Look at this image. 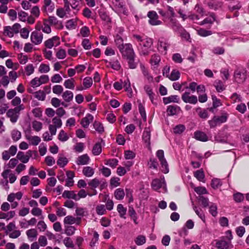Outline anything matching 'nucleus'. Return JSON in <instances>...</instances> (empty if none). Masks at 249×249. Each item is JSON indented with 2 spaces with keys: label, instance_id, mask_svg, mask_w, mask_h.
I'll return each mask as SVG.
<instances>
[{
  "label": "nucleus",
  "instance_id": "1",
  "mask_svg": "<svg viewBox=\"0 0 249 249\" xmlns=\"http://www.w3.org/2000/svg\"><path fill=\"white\" fill-rule=\"evenodd\" d=\"M118 49L122 56L125 58L135 56L132 45L130 43L120 44L118 45Z\"/></svg>",
  "mask_w": 249,
  "mask_h": 249
},
{
  "label": "nucleus",
  "instance_id": "2",
  "mask_svg": "<svg viewBox=\"0 0 249 249\" xmlns=\"http://www.w3.org/2000/svg\"><path fill=\"white\" fill-rule=\"evenodd\" d=\"M24 109L23 105H19L13 109H10L6 113L8 117L10 118L11 122L16 123L18 119V114L19 113L21 110Z\"/></svg>",
  "mask_w": 249,
  "mask_h": 249
},
{
  "label": "nucleus",
  "instance_id": "3",
  "mask_svg": "<svg viewBox=\"0 0 249 249\" xmlns=\"http://www.w3.org/2000/svg\"><path fill=\"white\" fill-rule=\"evenodd\" d=\"M247 70L244 69H238L234 72V81L238 83H243L246 80Z\"/></svg>",
  "mask_w": 249,
  "mask_h": 249
},
{
  "label": "nucleus",
  "instance_id": "4",
  "mask_svg": "<svg viewBox=\"0 0 249 249\" xmlns=\"http://www.w3.org/2000/svg\"><path fill=\"white\" fill-rule=\"evenodd\" d=\"M156 155L160 162L161 171L165 174L168 173V164L166 159L164 158L163 151L162 150H159L156 153Z\"/></svg>",
  "mask_w": 249,
  "mask_h": 249
},
{
  "label": "nucleus",
  "instance_id": "5",
  "mask_svg": "<svg viewBox=\"0 0 249 249\" xmlns=\"http://www.w3.org/2000/svg\"><path fill=\"white\" fill-rule=\"evenodd\" d=\"M21 28L19 23H15L12 26H6L4 28L3 34L9 37H12L15 34H18Z\"/></svg>",
  "mask_w": 249,
  "mask_h": 249
},
{
  "label": "nucleus",
  "instance_id": "6",
  "mask_svg": "<svg viewBox=\"0 0 249 249\" xmlns=\"http://www.w3.org/2000/svg\"><path fill=\"white\" fill-rule=\"evenodd\" d=\"M227 117L226 115L221 116H214L213 118L208 121L211 128H213L222 123L227 121Z\"/></svg>",
  "mask_w": 249,
  "mask_h": 249
},
{
  "label": "nucleus",
  "instance_id": "7",
  "mask_svg": "<svg viewBox=\"0 0 249 249\" xmlns=\"http://www.w3.org/2000/svg\"><path fill=\"white\" fill-rule=\"evenodd\" d=\"M43 34L38 31H33L30 36L31 42L35 45L41 44L43 40Z\"/></svg>",
  "mask_w": 249,
  "mask_h": 249
},
{
  "label": "nucleus",
  "instance_id": "8",
  "mask_svg": "<svg viewBox=\"0 0 249 249\" xmlns=\"http://www.w3.org/2000/svg\"><path fill=\"white\" fill-rule=\"evenodd\" d=\"M17 152V146L15 145H12L8 150H4L2 152L1 154L2 160H8L11 156H15Z\"/></svg>",
  "mask_w": 249,
  "mask_h": 249
},
{
  "label": "nucleus",
  "instance_id": "9",
  "mask_svg": "<svg viewBox=\"0 0 249 249\" xmlns=\"http://www.w3.org/2000/svg\"><path fill=\"white\" fill-rule=\"evenodd\" d=\"M215 246L218 249H231L233 247L231 241L223 238L216 241Z\"/></svg>",
  "mask_w": 249,
  "mask_h": 249
},
{
  "label": "nucleus",
  "instance_id": "10",
  "mask_svg": "<svg viewBox=\"0 0 249 249\" xmlns=\"http://www.w3.org/2000/svg\"><path fill=\"white\" fill-rule=\"evenodd\" d=\"M149 23L152 25H158L161 24V21L158 19L159 16L155 11H149L147 14Z\"/></svg>",
  "mask_w": 249,
  "mask_h": 249
},
{
  "label": "nucleus",
  "instance_id": "11",
  "mask_svg": "<svg viewBox=\"0 0 249 249\" xmlns=\"http://www.w3.org/2000/svg\"><path fill=\"white\" fill-rule=\"evenodd\" d=\"M190 92L185 91L181 96L182 100L186 103L196 104L197 103L198 99L196 96H190Z\"/></svg>",
  "mask_w": 249,
  "mask_h": 249
},
{
  "label": "nucleus",
  "instance_id": "12",
  "mask_svg": "<svg viewBox=\"0 0 249 249\" xmlns=\"http://www.w3.org/2000/svg\"><path fill=\"white\" fill-rule=\"evenodd\" d=\"M59 43V38L57 36H53L44 42L45 46L49 49L52 48L54 46H57Z\"/></svg>",
  "mask_w": 249,
  "mask_h": 249
},
{
  "label": "nucleus",
  "instance_id": "13",
  "mask_svg": "<svg viewBox=\"0 0 249 249\" xmlns=\"http://www.w3.org/2000/svg\"><path fill=\"white\" fill-rule=\"evenodd\" d=\"M158 46L159 50L162 53L166 54L170 44L167 40L162 38L159 40Z\"/></svg>",
  "mask_w": 249,
  "mask_h": 249
},
{
  "label": "nucleus",
  "instance_id": "14",
  "mask_svg": "<svg viewBox=\"0 0 249 249\" xmlns=\"http://www.w3.org/2000/svg\"><path fill=\"white\" fill-rule=\"evenodd\" d=\"M64 223L65 224L72 225L75 223L79 225L81 223V217L75 218L71 215H68L64 218Z\"/></svg>",
  "mask_w": 249,
  "mask_h": 249
},
{
  "label": "nucleus",
  "instance_id": "15",
  "mask_svg": "<svg viewBox=\"0 0 249 249\" xmlns=\"http://www.w3.org/2000/svg\"><path fill=\"white\" fill-rule=\"evenodd\" d=\"M207 4L210 9L216 10L222 7V3L218 0H208Z\"/></svg>",
  "mask_w": 249,
  "mask_h": 249
},
{
  "label": "nucleus",
  "instance_id": "16",
  "mask_svg": "<svg viewBox=\"0 0 249 249\" xmlns=\"http://www.w3.org/2000/svg\"><path fill=\"white\" fill-rule=\"evenodd\" d=\"M26 139L29 141L30 144L36 146L41 142V139L37 136H31L29 134L25 135Z\"/></svg>",
  "mask_w": 249,
  "mask_h": 249
},
{
  "label": "nucleus",
  "instance_id": "17",
  "mask_svg": "<svg viewBox=\"0 0 249 249\" xmlns=\"http://www.w3.org/2000/svg\"><path fill=\"white\" fill-rule=\"evenodd\" d=\"M26 234L28 240L30 241H33L36 240L38 232L36 229H31L26 231Z\"/></svg>",
  "mask_w": 249,
  "mask_h": 249
},
{
  "label": "nucleus",
  "instance_id": "18",
  "mask_svg": "<svg viewBox=\"0 0 249 249\" xmlns=\"http://www.w3.org/2000/svg\"><path fill=\"white\" fill-rule=\"evenodd\" d=\"M160 62V56L159 54L157 53H155L151 56L150 60V63L151 64L152 66L153 67L154 69L158 67Z\"/></svg>",
  "mask_w": 249,
  "mask_h": 249
},
{
  "label": "nucleus",
  "instance_id": "19",
  "mask_svg": "<svg viewBox=\"0 0 249 249\" xmlns=\"http://www.w3.org/2000/svg\"><path fill=\"white\" fill-rule=\"evenodd\" d=\"M43 7L47 13H52L54 10V4L51 0H44Z\"/></svg>",
  "mask_w": 249,
  "mask_h": 249
},
{
  "label": "nucleus",
  "instance_id": "20",
  "mask_svg": "<svg viewBox=\"0 0 249 249\" xmlns=\"http://www.w3.org/2000/svg\"><path fill=\"white\" fill-rule=\"evenodd\" d=\"M170 25L172 29L175 32L179 33L180 31H183V28L175 19L171 18Z\"/></svg>",
  "mask_w": 249,
  "mask_h": 249
},
{
  "label": "nucleus",
  "instance_id": "21",
  "mask_svg": "<svg viewBox=\"0 0 249 249\" xmlns=\"http://www.w3.org/2000/svg\"><path fill=\"white\" fill-rule=\"evenodd\" d=\"M47 20L50 24L55 26L58 29H62L63 28L61 21H59L55 17L50 16Z\"/></svg>",
  "mask_w": 249,
  "mask_h": 249
},
{
  "label": "nucleus",
  "instance_id": "22",
  "mask_svg": "<svg viewBox=\"0 0 249 249\" xmlns=\"http://www.w3.org/2000/svg\"><path fill=\"white\" fill-rule=\"evenodd\" d=\"M93 120V116L90 114H88L85 117L81 120V124L84 128H87Z\"/></svg>",
  "mask_w": 249,
  "mask_h": 249
},
{
  "label": "nucleus",
  "instance_id": "23",
  "mask_svg": "<svg viewBox=\"0 0 249 249\" xmlns=\"http://www.w3.org/2000/svg\"><path fill=\"white\" fill-rule=\"evenodd\" d=\"M89 160L87 154H84L77 158L76 162L78 165H86L89 164Z\"/></svg>",
  "mask_w": 249,
  "mask_h": 249
},
{
  "label": "nucleus",
  "instance_id": "24",
  "mask_svg": "<svg viewBox=\"0 0 249 249\" xmlns=\"http://www.w3.org/2000/svg\"><path fill=\"white\" fill-rule=\"evenodd\" d=\"M107 67H110L113 69L118 71L120 69L121 66L118 60H113L111 61L106 60Z\"/></svg>",
  "mask_w": 249,
  "mask_h": 249
},
{
  "label": "nucleus",
  "instance_id": "25",
  "mask_svg": "<svg viewBox=\"0 0 249 249\" xmlns=\"http://www.w3.org/2000/svg\"><path fill=\"white\" fill-rule=\"evenodd\" d=\"M150 133L151 130L149 128H145L142 135V139L146 143L147 146H149L150 142Z\"/></svg>",
  "mask_w": 249,
  "mask_h": 249
},
{
  "label": "nucleus",
  "instance_id": "26",
  "mask_svg": "<svg viewBox=\"0 0 249 249\" xmlns=\"http://www.w3.org/2000/svg\"><path fill=\"white\" fill-rule=\"evenodd\" d=\"M195 138L202 142H206L208 140L207 135L203 132L196 131L194 134Z\"/></svg>",
  "mask_w": 249,
  "mask_h": 249
},
{
  "label": "nucleus",
  "instance_id": "27",
  "mask_svg": "<svg viewBox=\"0 0 249 249\" xmlns=\"http://www.w3.org/2000/svg\"><path fill=\"white\" fill-rule=\"evenodd\" d=\"M164 183V180H162L159 179H154L151 183V186L152 188L155 190L158 191L162 186Z\"/></svg>",
  "mask_w": 249,
  "mask_h": 249
},
{
  "label": "nucleus",
  "instance_id": "28",
  "mask_svg": "<svg viewBox=\"0 0 249 249\" xmlns=\"http://www.w3.org/2000/svg\"><path fill=\"white\" fill-rule=\"evenodd\" d=\"M180 109L179 107L177 106H169L167 109V113L168 115L173 116L178 113Z\"/></svg>",
  "mask_w": 249,
  "mask_h": 249
},
{
  "label": "nucleus",
  "instance_id": "29",
  "mask_svg": "<svg viewBox=\"0 0 249 249\" xmlns=\"http://www.w3.org/2000/svg\"><path fill=\"white\" fill-rule=\"evenodd\" d=\"M62 197L64 198H72L76 201L78 200L76 194L72 191H65L62 194Z\"/></svg>",
  "mask_w": 249,
  "mask_h": 249
},
{
  "label": "nucleus",
  "instance_id": "30",
  "mask_svg": "<svg viewBox=\"0 0 249 249\" xmlns=\"http://www.w3.org/2000/svg\"><path fill=\"white\" fill-rule=\"evenodd\" d=\"M163 101L165 104H168L171 102L178 103L179 98L178 95H171L168 97L163 98Z\"/></svg>",
  "mask_w": 249,
  "mask_h": 249
},
{
  "label": "nucleus",
  "instance_id": "31",
  "mask_svg": "<svg viewBox=\"0 0 249 249\" xmlns=\"http://www.w3.org/2000/svg\"><path fill=\"white\" fill-rule=\"evenodd\" d=\"M82 172L86 177H91L93 175L94 170L90 166H86L83 168Z\"/></svg>",
  "mask_w": 249,
  "mask_h": 249
},
{
  "label": "nucleus",
  "instance_id": "32",
  "mask_svg": "<svg viewBox=\"0 0 249 249\" xmlns=\"http://www.w3.org/2000/svg\"><path fill=\"white\" fill-rule=\"evenodd\" d=\"M62 96L66 102H70L73 99V94L71 91L66 90L63 93Z\"/></svg>",
  "mask_w": 249,
  "mask_h": 249
},
{
  "label": "nucleus",
  "instance_id": "33",
  "mask_svg": "<svg viewBox=\"0 0 249 249\" xmlns=\"http://www.w3.org/2000/svg\"><path fill=\"white\" fill-rule=\"evenodd\" d=\"M214 86L216 89L217 92H220L225 90V87L223 83L219 80L215 81L214 83Z\"/></svg>",
  "mask_w": 249,
  "mask_h": 249
},
{
  "label": "nucleus",
  "instance_id": "34",
  "mask_svg": "<svg viewBox=\"0 0 249 249\" xmlns=\"http://www.w3.org/2000/svg\"><path fill=\"white\" fill-rule=\"evenodd\" d=\"M125 195L124 190L122 188L117 189L114 192V196L117 200H122L124 198Z\"/></svg>",
  "mask_w": 249,
  "mask_h": 249
},
{
  "label": "nucleus",
  "instance_id": "35",
  "mask_svg": "<svg viewBox=\"0 0 249 249\" xmlns=\"http://www.w3.org/2000/svg\"><path fill=\"white\" fill-rule=\"evenodd\" d=\"M150 49L151 48L144 47L139 46L138 47L140 55L145 56L149 55L151 51Z\"/></svg>",
  "mask_w": 249,
  "mask_h": 249
},
{
  "label": "nucleus",
  "instance_id": "36",
  "mask_svg": "<svg viewBox=\"0 0 249 249\" xmlns=\"http://www.w3.org/2000/svg\"><path fill=\"white\" fill-rule=\"evenodd\" d=\"M15 215V212L11 211L7 213H0V219H7V220L13 218Z\"/></svg>",
  "mask_w": 249,
  "mask_h": 249
},
{
  "label": "nucleus",
  "instance_id": "37",
  "mask_svg": "<svg viewBox=\"0 0 249 249\" xmlns=\"http://www.w3.org/2000/svg\"><path fill=\"white\" fill-rule=\"evenodd\" d=\"M180 77V73L178 71L174 70L172 71L168 78L172 81H176L178 80Z\"/></svg>",
  "mask_w": 249,
  "mask_h": 249
},
{
  "label": "nucleus",
  "instance_id": "38",
  "mask_svg": "<svg viewBox=\"0 0 249 249\" xmlns=\"http://www.w3.org/2000/svg\"><path fill=\"white\" fill-rule=\"evenodd\" d=\"M74 80L73 78L66 80L64 83V86L67 89H73L74 88Z\"/></svg>",
  "mask_w": 249,
  "mask_h": 249
},
{
  "label": "nucleus",
  "instance_id": "39",
  "mask_svg": "<svg viewBox=\"0 0 249 249\" xmlns=\"http://www.w3.org/2000/svg\"><path fill=\"white\" fill-rule=\"evenodd\" d=\"M47 19H44L43 25L41 26V30L42 31L46 34H50L52 30L50 26L48 24Z\"/></svg>",
  "mask_w": 249,
  "mask_h": 249
},
{
  "label": "nucleus",
  "instance_id": "40",
  "mask_svg": "<svg viewBox=\"0 0 249 249\" xmlns=\"http://www.w3.org/2000/svg\"><path fill=\"white\" fill-rule=\"evenodd\" d=\"M117 209L120 217L122 218H125L124 215L126 214V209L124 208L122 204H119L117 206Z\"/></svg>",
  "mask_w": 249,
  "mask_h": 249
},
{
  "label": "nucleus",
  "instance_id": "41",
  "mask_svg": "<svg viewBox=\"0 0 249 249\" xmlns=\"http://www.w3.org/2000/svg\"><path fill=\"white\" fill-rule=\"evenodd\" d=\"M100 184L99 180L96 178H95L88 182L89 185L91 189L94 190L95 188L99 186Z\"/></svg>",
  "mask_w": 249,
  "mask_h": 249
},
{
  "label": "nucleus",
  "instance_id": "42",
  "mask_svg": "<svg viewBox=\"0 0 249 249\" xmlns=\"http://www.w3.org/2000/svg\"><path fill=\"white\" fill-rule=\"evenodd\" d=\"M68 162V159L63 156H59L57 161V164L61 167H64Z\"/></svg>",
  "mask_w": 249,
  "mask_h": 249
},
{
  "label": "nucleus",
  "instance_id": "43",
  "mask_svg": "<svg viewBox=\"0 0 249 249\" xmlns=\"http://www.w3.org/2000/svg\"><path fill=\"white\" fill-rule=\"evenodd\" d=\"M11 137L13 141L16 142L21 138V134L20 131L14 129L11 132Z\"/></svg>",
  "mask_w": 249,
  "mask_h": 249
},
{
  "label": "nucleus",
  "instance_id": "44",
  "mask_svg": "<svg viewBox=\"0 0 249 249\" xmlns=\"http://www.w3.org/2000/svg\"><path fill=\"white\" fill-rule=\"evenodd\" d=\"M214 21H215V15L214 14L212 13L211 15V17L204 19L201 22L200 25H202L207 23L212 24Z\"/></svg>",
  "mask_w": 249,
  "mask_h": 249
},
{
  "label": "nucleus",
  "instance_id": "45",
  "mask_svg": "<svg viewBox=\"0 0 249 249\" xmlns=\"http://www.w3.org/2000/svg\"><path fill=\"white\" fill-rule=\"evenodd\" d=\"M146 242V238L142 235H138L135 239V242L138 246H141Z\"/></svg>",
  "mask_w": 249,
  "mask_h": 249
},
{
  "label": "nucleus",
  "instance_id": "46",
  "mask_svg": "<svg viewBox=\"0 0 249 249\" xmlns=\"http://www.w3.org/2000/svg\"><path fill=\"white\" fill-rule=\"evenodd\" d=\"M92 79L90 77H87L84 79L83 85L84 89H87L89 88L92 85Z\"/></svg>",
  "mask_w": 249,
  "mask_h": 249
},
{
  "label": "nucleus",
  "instance_id": "47",
  "mask_svg": "<svg viewBox=\"0 0 249 249\" xmlns=\"http://www.w3.org/2000/svg\"><path fill=\"white\" fill-rule=\"evenodd\" d=\"M144 89L146 92V93L149 96L150 99L151 100L152 102H153L154 93H153L152 89L150 86L148 85H145L144 87Z\"/></svg>",
  "mask_w": 249,
  "mask_h": 249
},
{
  "label": "nucleus",
  "instance_id": "48",
  "mask_svg": "<svg viewBox=\"0 0 249 249\" xmlns=\"http://www.w3.org/2000/svg\"><path fill=\"white\" fill-rule=\"evenodd\" d=\"M102 152V147L101 143L99 142L96 143L93 146L92 149V153L94 155H98Z\"/></svg>",
  "mask_w": 249,
  "mask_h": 249
},
{
  "label": "nucleus",
  "instance_id": "49",
  "mask_svg": "<svg viewBox=\"0 0 249 249\" xmlns=\"http://www.w3.org/2000/svg\"><path fill=\"white\" fill-rule=\"evenodd\" d=\"M17 158L22 163H26L28 162V157L22 152H18Z\"/></svg>",
  "mask_w": 249,
  "mask_h": 249
},
{
  "label": "nucleus",
  "instance_id": "50",
  "mask_svg": "<svg viewBox=\"0 0 249 249\" xmlns=\"http://www.w3.org/2000/svg\"><path fill=\"white\" fill-rule=\"evenodd\" d=\"M35 97L39 100L43 101L46 97V94L44 91L39 90L34 93Z\"/></svg>",
  "mask_w": 249,
  "mask_h": 249
},
{
  "label": "nucleus",
  "instance_id": "51",
  "mask_svg": "<svg viewBox=\"0 0 249 249\" xmlns=\"http://www.w3.org/2000/svg\"><path fill=\"white\" fill-rule=\"evenodd\" d=\"M143 43L142 44V43H139V46L147 47V48H151L153 42L152 39L150 38H146L144 39Z\"/></svg>",
  "mask_w": 249,
  "mask_h": 249
},
{
  "label": "nucleus",
  "instance_id": "52",
  "mask_svg": "<svg viewBox=\"0 0 249 249\" xmlns=\"http://www.w3.org/2000/svg\"><path fill=\"white\" fill-rule=\"evenodd\" d=\"M93 127L95 130L100 133H102L104 131L103 124L99 122L95 121L93 124Z\"/></svg>",
  "mask_w": 249,
  "mask_h": 249
},
{
  "label": "nucleus",
  "instance_id": "53",
  "mask_svg": "<svg viewBox=\"0 0 249 249\" xmlns=\"http://www.w3.org/2000/svg\"><path fill=\"white\" fill-rule=\"evenodd\" d=\"M197 33L198 35L203 37H206L210 36L212 34V31H208L202 28L199 29V30H197Z\"/></svg>",
  "mask_w": 249,
  "mask_h": 249
},
{
  "label": "nucleus",
  "instance_id": "54",
  "mask_svg": "<svg viewBox=\"0 0 249 249\" xmlns=\"http://www.w3.org/2000/svg\"><path fill=\"white\" fill-rule=\"evenodd\" d=\"M124 88L125 89V91L128 92H132V89L131 88L130 82L128 78H126L122 83Z\"/></svg>",
  "mask_w": 249,
  "mask_h": 249
},
{
  "label": "nucleus",
  "instance_id": "55",
  "mask_svg": "<svg viewBox=\"0 0 249 249\" xmlns=\"http://www.w3.org/2000/svg\"><path fill=\"white\" fill-rule=\"evenodd\" d=\"M194 176L199 180L202 181L204 178L205 175L202 169L196 171L194 173Z\"/></svg>",
  "mask_w": 249,
  "mask_h": 249
},
{
  "label": "nucleus",
  "instance_id": "56",
  "mask_svg": "<svg viewBox=\"0 0 249 249\" xmlns=\"http://www.w3.org/2000/svg\"><path fill=\"white\" fill-rule=\"evenodd\" d=\"M96 212L98 215L104 214L106 212L105 206L103 204L98 205L96 207Z\"/></svg>",
  "mask_w": 249,
  "mask_h": 249
},
{
  "label": "nucleus",
  "instance_id": "57",
  "mask_svg": "<svg viewBox=\"0 0 249 249\" xmlns=\"http://www.w3.org/2000/svg\"><path fill=\"white\" fill-rule=\"evenodd\" d=\"M212 52L217 55L223 54L225 53V49L220 46H216L213 48Z\"/></svg>",
  "mask_w": 249,
  "mask_h": 249
},
{
  "label": "nucleus",
  "instance_id": "58",
  "mask_svg": "<svg viewBox=\"0 0 249 249\" xmlns=\"http://www.w3.org/2000/svg\"><path fill=\"white\" fill-rule=\"evenodd\" d=\"M32 127L35 131L38 132L42 128V124L40 122L34 121L32 122Z\"/></svg>",
  "mask_w": 249,
  "mask_h": 249
},
{
  "label": "nucleus",
  "instance_id": "59",
  "mask_svg": "<svg viewBox=\"0 0 249 249\" xmlns=\"http://www.w3.org/2000/svg\"><path fill=\"white\" fill-rule=\"evenodd\" d=\"M38 244L41 247H45L48 244L47 238L44 235H40L38 239Z\"/></svg>",
  "mask_w": 249,
  "mask_h": 249
},
{
  "label": "nucleus",
  "instance_id": "60",
  "mask_svg": "<svg viewBox=\"0 0 249 249\" xmlns=\"http://www.w3.org/2000/svg\"><path fill=\"white\" fill-rule=\"evenodd\" d=\"M50 70L49 65L45 64H41L38 68V71L40 73H47Z\"/></svg>",
  "mask_w": 249,
  "mask_h": 249
},
{
  "label": "nucleus",
  "instance_id": "61",
  "mask_svg": "<svg viewBox=\"0 0 249 249\" xmlns=\"http://www.w3.org/2000/svg\"><path fill=\"white\" fill-rule=\"evenodd\" d=\"M196 111L198 113L199 116L203 119H206L208 117V113L206 110H202L200 107L196 109Z\"/></svg>",
  "mask_w": 249,
  "mask_h": 249
},
{
  "label": "nucleus",
  "instance_id": "62",
  "mask_svg": "<svg viewBox=\"0 0 249 249\" xmlns=\"http://www.w3.org/2000/svg\"><path fill=\"white\" fill-rule=\"evenodd\" d=\"M58 138L61 142H66L68 140L69 137L64 130H61L58 134Z\"/></svg>",
  "mask_w": 249,
  "mask_h": 249
},
{
  "label": "nucleus",
  "instance_id": "63",
  "mask_svg": "<svg viewBox=\"0 0 249 249\" xmlns=\"http://www.w3.org/2000/svg\"><path fill=\"white\" fill-rule=\"evenodd\" d=\"M20 36L22 38L27 39L29 37L30 30L27 28H23L20 29Z\"/></svg>",
  "mask_w": 249,
  "mask_h": 249
},
{
  "label": "nucleus",
  "instance_id": "64",
  "mask_svg": "<svg viewBox=\"0 0 249 249\" xmlns=\"http://www.w3.org/2000/svg\"><path fill=\"white\" fill-rule=\"evenodd\" d=\"M26 74L27 76H29L34 73L35 71V67L32 64H29L26 66L25 68Z\"/></svg>",
  "mask_w": 249,
  "mask_h": 249
}]
</instances>
